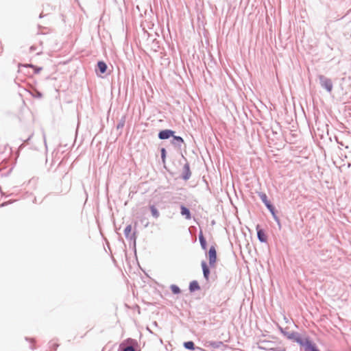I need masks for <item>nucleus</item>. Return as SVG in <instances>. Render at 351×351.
<instances>
[{"label":"nucleus","instance_id":"obj_16","mask_svg":"<svg viewBox=\"0 0 351 351\" xmlns=\"http://www.w3.org/2000/svg\"><path fill=\"white\" fill-rule=\"evenodd\" d=\"M287 337L288 339H292L295 341V337H298V335L295 333H288L287 334Z\"/></svg>","mask_w":351,"mask_h":351},{"label":"nucleus","instance_id":"obj_2","mask_svg":"<svg viewBox=\"0 0 351 351\" xmlns=\"http://www.w3.org/2000/svg\"><path fill=\"white\" fill-rule=\"evenodd\" d=\"M208 259L210 266H213L217 261V252L214 246H211L208 251Z\"/></svg>","mask_w":351,"mask_h":351},{"label":"nucleus","instance_id":"obj_17","mask_svg":"<svg viewBox=\"0 0 351 351\" xmlns=\"http://www.w3.org/2000/svg\"><path fill=\"white\" fill-rule=\"evenodd\" d=\"M295 341L300 344L302 346H304V339H302L299 336H298V337H295Z\"/></svg>","mask_w":351,"mask_h":351},{"label":"nucleus","instance_id":"obj_12","mask_svg":"<svg viewBox=\"0 0 351 351\" xmlns=\"http://www.w3.org/2000/svg\"><path fill=\"white\" fill-rule=\"evenodd\" d=\"M184 347L186 349L193 350H195V344L193 341H186L184 343Z\"/></svg>","mask_w":351,"mask_h":351},{"label":"nucleus","instance_id":"obj_8","mask_svg":"<svg viewBox=\"0 0 351 351\" xmlns=\"http://www.w3.org/2000/svg\"><path fill=\"white\" fill-rule=\"evenodd\" d=\"M202 269H203V273H204V276L205 278L208 279L210 271H209V269L207 267L206 263L204 261H203L202 263Z\"/></svg>","mask_w":351,"mask_h":351},{"label":"nucleus","instance_id":"obj_13","mask_svg":"<svg viewBox=\"0 0 351 351\" xmlns=\"http://www.w3.org/2000/svg\"><path fill=\"white\" fill-rule=\"evenodd\" d=\"M199 242H200L202 247L204 250H206V239H204V236L202 235V234H199Z\"/></svg>","mask_w":351,"mask_h":351},{"label":"nucleus","instance_id":"obj_6","mask_svg":"<svg viewBox=\"0 0 351 351\" xmlns=\"http://www.w3.org/2000/svg\"><path fill=\"white\" fill-rule=\"evenodd\" d=\"M181 215L184 216L186 219L191 218L189 210L184 206H181Z\"/></svg>","mask_w":351,"mask_h":351},{"label":"nucleus","instance_id":"obj_3","mask_svg":"<svg viewBox=\"0 0 351 351\" xmlns=\"http://www.w3.org/2000/svg\"><path fill=\"white\" fill-rule=\"evenodd\" d=\"M261 199L264 202L267 208L269 210V211L271 213V214L275 216V212H274V206L270 204V202L267 199V197L266 194L262 193L260 195Z\"/></svg>","mask_w":351,"mask_h":351},{"label":"nucleus","instance_id":"obj_19","mask_svg":"<svg viewBox=\"0 0 351 351\" xmlns=\"http://www.w3.org/2000/svg\"><path fill=\"white\" fill-rule=\"evenodd\" d=\"M173 138H174L175 141H176L177 142H178L180 143H184V140L180 136H173Z\"/></svg>","mask_w":351,"mask_h":351},{"label":"nucleus","instance_id":"obj_4","mask_svg":"<svg viewBox=\"0 0 351 351\" xmlns=\"http://www.w3.org/2000/svg\"><path fill=\"white\" fill-rule=\"evenodd\" d=\"M174 132L170 130H162L158 134V137L160 139H167L171 136H173Z\"/></svg>","mask_w":351,"mask_h":351},{"label":"nucleus","instance_id":"obj_10","mask_svg":"<svg viewBox=\"0 0 351 351\" xmlns=\"http://www.w3.org/2000/svg\"><path fill=\"white\" fill-rule=\"evenodd\" d=\"M258 239L261 242H266L267 241V236L265 234L264 231L262 230H259L257 232Z\"/></svg>","mask_w":351,"mask_h":351},{"label":"nucleus","instance_id":"obj_14","mask_svg":"<svg viewBox=\"0 0 351 351\" xmlns=\"http://www.w3.org/2000/svg\"><path fill=\"white\" fill-rule=\"evenodd\" d=\"M132 226L131 225H128L125 227V230H124V233L125 234L126 237H128L131 232H132Z\"/></svg>","mask_w":351,"mask_h":351},{"label":"nucleus","instance_id":"obj_1","mask_svg":"<svg viewBox=\"0 0 351 351\" xmlns=\"http://www.w3.org/2000/svg\"><path fill=\"white\" fill-rule=\"evenodd\" d=\"M319 81L321 86L327 90L329 93L332 91V83L331 80L326 78V77L321 75L319 76Z\"/></svg>","mask_w":351,"mask_h":351},{"label":"nucleus","instance_id":"obj_15","mask_svg":"<svg viewBox=\"0 0 351 351\" xmlns=\"http://www.w3.org/2000/svg\"><path fill=\"white\" fill-rule=\"evenodd\" d=\"M171 289L172 292L175 294L179 293L180 292V289L176 285H172Z\"/></svg>","mask_w":351,"mask_h":351},{"label":"nucleus","instance_id":"obj_11","mask_svg":"<svg viewBox=\"0 0 351 351\" xmlns=\"http://www.w3.org/2000/svg\"><path fill=\"white\" fill-rule=\"evenodd\" d=\"M150 210H151L152 215L154 217L158 218L159 217V215H160L159 212L155 206H154V205L150 206Z\"/></svg>","mask_w":351,"mask_h":351},{"label":"nucleus","instance_id":"obj_9","mask_svg":"<svg viewBox=\"0 0 351 351\" xmlns=\"http://www.w3.org/2000/svg\"><path fill=\"white\" fill-rule=\"evenodd\" d=\"M200 289L199 285L197 281H192L189 285V289L191 291H195Z\"/></svg>","mask_w":351,"mask_h":351},{"label":"nucleus","instance_id":"obj_20","mask_svg":"<svg viewBox=\"0 0 351 351\" xmlns=\"http://www.w3.org/2000/svg\"><path fill=\"white\" fill-rule=\"evenodd\" d=\"M123 351H134V349L132 346H128L124 348Z\"/></svg>","mask_w":351,"mask_h":351},{"label":"nucleus","instance_id":"obj_5","mask_svg":"<svg viewBox=\"0 0 351 351\" xmlns=\"http://www.w3.org/2000/svg\"><path fill=\"white\" fill-rule=\"evenodd\" d=\"M303 347L306 351H319L308 339H304Z\"/></svg>","mask_w":351,"mask_h":351},{"label":"nucleus","instance_id":"obj_21","mask_svg":"<svg viewBox=\"0 0 351 351\" xmlns=\"http://www.w3.org/2000/svg\"><path fill=\"white\" fill-rule=\"evenodd\" d=\"M189 176H184V178L185 180H186V179H188V178H189Z\"/></svg>","mask_w":351,"mask_h":351},{"label":"nucleus","instance_id":"obj_7","mask_svg":"<svg viewBox=\"0 0 351 351\" xmlns=\"http://www.w3.org/2000/svg\"><path fill=\"white\" fill-rule=\"evenodd\" d=\"M97 66L99 70V71L101 73H104L107 70V65L103 61H99L97 63Z\"/></svg>","mask_w":351,"mask_h":351},{"label":"nucleus","instance_id":"obj_18","mask_svg":"<svg viewBox=\"0 0 351 351\" xmlns=\"http://www.w3.org/2000/svg\"><path fill=\"white\" fill-rule=\"evenodd\" d=\"M165 157H166V150L165 148L161 149V158L162 160V162H165Z\"/></svg>","mask_w":351,"mask_h":351}]
</instances>
